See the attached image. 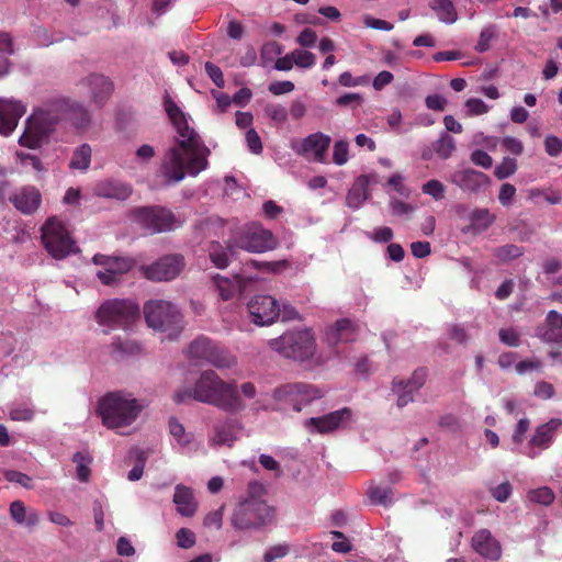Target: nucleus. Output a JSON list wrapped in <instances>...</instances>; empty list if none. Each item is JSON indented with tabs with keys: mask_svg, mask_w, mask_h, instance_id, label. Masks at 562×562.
Instances as JSON below:
<instances>
[{
	"mask_svg": "<svg viewBox=\"0 0 562 562\" xmlns=\"http://www.w3.org/2000/svg\"><path fill=\"white\" fill-rule=\"evenodd\" d=\"M164 109L175 130L173 143L160 159L158 176L166 184L182 181L187 175L195 177L207 168L209 148L191 126V117L166 93Z\"/></svg>",
	"mask_w": 562,
	"mask_h": 562,
	"instance_id": "f257e3e1",
	"label": "nucleus"
},
{
	"mask_svg": "<svg viewBox=\"0 0 562 562\" xmlns=\"http://www.w3.org/2000/svg\"><path fill=\"white\" fill-rule=\"evenodd\" d=\"M190 397L226 412L235 413L245 408L236 384L225 382L213 370L203 371L192 389L178 391L173 395L177 403H182Z\"/></svg>",
	"mask_w": 562,
	"mask_h": 562,
	"instance_id": "f03ea898",
	"label": "nucleus"
},
{
	"mask_svg": "<svg viewBox=\"0 0 562 562\" xmlns=\"http://www.w3.org/2000/svg\"><path fill=\"white\" fill-rule=\"evenodd\" d=\"M268 346L279 355L300 362L322 364L326 358L317 353L314 333L311 329L290 330L268 340Z\"/></svg>",
	"mask_w": 562,
	"mask_h": 562,
	"instance_id": "7ed1b4c3",
	"label": "nucleus"
},
{
	"mask_svg": "<svg viewBox=\"0 0 562 562\" xmlns=\"http://www.w3.org/2000/svg\"><path fill=\"white\" fill-rule=\"evenodd\" d=\"M144 407V403L132 394L112 392L99 401L98 413L105 427L119 429L133 424Z\"/></svg>",
	"mask_w": 562,
	"mask_h": 562,
	"instance_id": "20e7f679",
	"label": "nucleus"
},
{
	"mask_svg": "<svg viewBox=\"0 0 562 562\" xmlns=\"http://www.w3.org/2000/svg\"><path fill=\"white\" fill-rule=\"evenodd\" d=\"M321 397L322 392L310 384L301 382L284 383L272 391V404H263L260 401H255L252 409L256 412L292 409L299 413L303 407Z\"/></svg>",
	"mask_w": 562,
	"mask_h": 562,
	"instance_id": "39448f33",
	"label": "nucleus"
},
{
	"mask_svg": "<svg viewBox=\"0 0 562 562\" xmlns=\"http://www.w3.org/2000/svg\"><path fill=\"white\" fill-rule=\"evenodd\" d=\"M60 119L61 113L57 109V100L48 106L34 110L26 120L24 133L19 138L20 145L32 149L41 147L48 142Z\"/></svg>",
	"mask_w": 562,
	"mask_h": 562,
	"instance_id": "423d86ee",
	"label": "nucleus"
},
{
	"mask_svg": "<svg viewBox=\"0 0 562 562\" xmlns=\"http://www.w3.org/2000/svg\"><path fill=\"white\" fill-rule=\"evenodd\" d=\"M145 321L148 327L161 334V339L175 340L183 329L180 311L169 301L155 300L144 305Z\"/></svg>",
	"mask_w": 562,
	"mask_h": 562,
	"instance_id": "0eeeda50",
	"label": "nucleus"
},
{
	"mask_svg": "<svg viewBox=\"0 0 562 562\" xmlns=\"http://www.w3.org/2000/svg\"><path fill=\"white\" fill-rule=\"evenodd\" d=\"M139 318L138 304L130 299L103 302L95 312L98 324L108 329H127Z\"/></svg>",
	"mask_w": 562,
	"mask_h": 562,
	"instance_id": "6e6552de",
	"label": "nucleus"
},
{
	"mask_svg": "<svg viewBox=\"0 0 562 562\" xmlns=\"http://www.w3.org/2000/svg\"><path fill=\"white\" fill-rule=\"evenodd\" d=\"M42 241L47 252L55 259H64L78 251L70 232L56 216L47 218L42 226Z\"/></svg>",
	"mask_w": 562,
	"mask_h": 562,
	"instance_id": "1a4fd4ad",
	"label": "nucleus"
},
{
	"mask_svg": "<svg viewBox=\"0 0 562 562\" xmlns=\"http://www.w3.org/2000/svg\"><path fill=\"white\" fill-rule=\"evenodd\" d=\"M132 215L133 221L147 234L172 231L183 222L171 211L160 206L140 207L133 211Z\"/></svg>",
	"mask_w": 562,
	"mask_h": 562,
	"instance_id": "9d476101",
	"label": "nucleus"
},
{
	"mask_svg": "<svg viewBox=\"0 0 562 562\" xmlns=\"http://www.w3.org/2000/svg\"><path fill=\"white\" fill-rule=\"evenodd\" d=\"M272 518L271 508L256 498L241 502L232 517V524L238 529L258 528L269 522Z\"/></svg>",
	"mask_w": 562,
	"mask_h": 562,
	"instance_id": "9b49d317",
	"label": "nucleus"
},
{
	"mask_svg": "<svg viewBox=\"0 0 562 562\" xmlns=\"http://www.w3.org/2000/svg\"><path fill=\"white\" fill-rule=\"evenodd\" d=\"M236 245L248 252L261 254L276 249L278 240L260 223H250L238 234Z\"/></svg>",
	"mask_w": 562,
	"mask_h": 562,
	"instance_id": "f8f14e48",
	"label": "nucleus"
},
{
	"mask_svg": "<svg viewBox=\"0 0 562 562\" xmlns=\"http://www.w3.org/2000/svg\"><path fill=\"white\" fill-rule=\"evenodd\" d=\"M331 138L322 132L312 133L303 138H292L290 148L306 160L327 164V151Z\"/></svg>",
	"mask_w": 562,
	"mask_h": 562,
	"instance_id": "ddd939ff",
	"label": "nucleus"
},
{
	"mask_svg": "<svg viewBox=\"0 0 562 562\" xmlns=\"http://www.w3.org/2000/svg\"><path fill=\"white\" fill-rule=\"evenodd\" d=\"M92 262L99 267L95 271L97 278L104 285H114L121 277L127 273L134 266V260L128 257L106 256L97 254Z\"/></svg>",
	"mask_w": 562,
	"mask_h": 562,
	"instance_id": "4468645a",
	"label": "nucleus"
},
{
	"mask_svg": "<svg viewBox=\"0 0 562 562\" xmlns=\"http://www.w3.org/2000/svg\"><path fill=\"white\" fill-rule=\"evenodd\" d=\"M352 411L344 407L324 416L307 418L304 422V427L311 434H330L348 427L352 422Z\"/></svg>",
	"mask_w": 562,
	"mask_h": 562,
	"instance_id": "2eb2a0df",
	"label": "nucleus"
},
{
	"mask_svg": "<svg viewBox=\"0 0 562 562\" xmlns=\"http://www.w3.org/2000/svg\"><path fill=\"white\" fill-rule=\"evenodd\" d=\"M184 258L180 255H168L148 266H142L143 276L150 281H170L177 278L184 268Z\"/></svg>",
	"mask_w": 562,
	"mask_h": 562,
	"instance_id": "dca6fc26",
	"label": "nucleus"
},
{
	"mask_svg": "<svg viewBox=\"0 0 562 562\" xmlns=\"http://www.w3.org/2000/svg\"><path fill=\"white\" fill-rule=\"evenodd\" d=\"M252 322L259 326L274 323L280 316V304L271 295H255L248 303Z\"/></svg>",
	"mask_w": 562,
	"mask_h": 562,
	"instance_id": "f3484780",
	"label": "nucleus"
},
{
	"mask_svg": "<svg viewBox=\"0 0 562 562\" xmlns=\"http://www.w3.org/2000/svg\"><path fill=\"white\" fill-rule=\"evenodd\" d=\"M561 426L562 420L560 418H552L546 424L538 426L522 453L531 459L538 457L552 445L555 432Z\"/></svg>",
	"mask_w": 562,
	"mask_h": 562,
	"instance_id": "a211bd4d",
	"label": "nucleus"
},
{
	"mask_svg": "<svg viewBox=\"0 0 562 562\" xmlns=\"http://www.w3.org/2000/svg\"><path fill=\"white\" fill-rule=\"evenodd\" d=\"M81 86L90 103L97 108H102L111 98L114 90L112 80L102 74H90L81 80Z\"/></svg>",
	"mask_w": 562,
	"mask_h": 562,
	"instance_id": "6ab92c4d",
	"label": "nucleus"
},
{
	"mask_svg": "<svg viewBox=\"0 0 562 562\" xmlns=\"http://www.w3.org/2000/svg\"><path fill=\"white\" fill-rule=\"evenodd\" d=\"M358 325L349 318L337 319L324 330L323 342L335 348L342 342H350L357 338Z\"/></svg>",
	"mask_w": 562,
	"mask_h": 562,
	"instance_id": "aec40b11",
	"label": "nucleus"
},
{
	"mask_svg": "<svg viewBox=\"0 0 562 562\" xmlns=\"http://www.w3.org/2000/svg\"><path fill=\"white\" fill-rule=\"evenodd\" d=\"M26 106L19 100L0 98V134L9 136L16 128Z\"/></svg>",
	"mask_w": 562,
	"mask_h": 562,
	"instance_id": "412c9836",
	"label": "nucleus"
},
{
	"mask_svg": "<svg viewBox=\"0 0 562 562\" xmlns=\"http://www.w3.org/2000/svg\"><path fill=\"white\" fill-rule=\"evenodd\" d=\"M57 109L79 131L87 130L91 124V115L82 103L70 99H57Z\"/></svg>",
	"mask_w": 562,
	"mask_h": 562,
	"instance_id": "4be33fe9",
	"label": "nucleus"
},
{
	"mask_svg": "<svg viewBox=\"0 0 562 562\" xmlns=\"http://www.w3.org/2000/svg\"><path fill=\"white\" fill-rule=\"evenodd\" d=\"M240 427L233 419H224L214 423L209 434V445L212 447L233 446L238 437Z\"/></svg>",
	"mask_w": 562,
	"mask_h": 562,
	"instance_id": "5701e85b",
	"label": "nucleus"
},
{
	"mask_svg": "<svg viewBox=\"0 0 562 562\" xmlns=\"http://www.w3.org/2000/svg\"><path fill=\"white\" fill-rule=\"evenodd\" d=\"M426 373L424 370L415 371L413 376L407 380L395 379L393 381L392 390L397 394V406L400 408L413 402L414 393L417 392L424 384Z\"/></svg>",
	"mask_w": 562,
	"mask_h": 562,
	"instance_id": "b1692460",
	"label": "nucleus"
},
{
	"mask_svg": "<svg viewBox=\"0 0 562 562\" xmlns=\"http://www.w3.org/2000/svg\"><path fill=\"white\" fill-rule=\"evenodd\" d=\"M14 207L23 214L30 215L34 213L41 205L42 195L38 189L33 186H24L15 190L9 196Z\"/></svg>",
	"mask_w": 562,
	"mask_h": 562,
	"instance_id": "393cba45",
	"label": "nucleus"
},
{
	"mask_svg": "<svg viewBox=\"0 0 562 562\" xmlns=\"http://www.w3.org/2000/svg\"><path fill=\"white\" fill-rule=\"evenodd\" d=\"M471 546L481 557L496 561L502 555V547L490 530L481 529L472 537Z\"/></svg>",
	"mask_w": 562,
	"mask_h": 562,
	"instance_id": "a878e982",
	"label": "nucleus"
},
{
	"mask_svg": "<svg viewBox=\"0 0 562 562\" xmlns=\"http://www.w3.org/2000/svg\"><path fill=\"white\" fill-rule=\"evenodd\" d=\"M168 430L171 436L172 445H176L182 453H193L198 450L194 434L188 431L177 417H170L168 420Z\"/></svg>",
	"mask_w": 562,
	"mask_h": 562,
	"instance_id": "bb28decb",
	"label": "nucleus"
},
{
	"mask_svg": "<svg viewBox=\"0 0 562 562\" xmlns=\"http://www.w3.org/2000/svg\"><path fill=\"white\" fill-rule=\"evenodd\" d=\"M451 181L463 191L480 192L488 186L490 178L481 171L464 169L454 172Z\"/></svg>",
	"mask_w": 562,
	"mask_h": 562,
	"instance_id": "cd10ccee",
	"label": "nucleus"
},
{
	"mask_svg": "<svg viewBox=\"0 0 562 562\" xmlns=\"http://www.w3.org/2000/svg\"><path fill=\"white\" fill-rule=\"evenodd\" d=\"M173 503L177 513L183 517H191L196 512V501L193 491L182 484H178L175 488Z\"/></svg>",
	"mask_w": 562,
	"mask_h": 562,
	"instance_id": "c85d7f7f",
	"label": "nucleus"
},
{
	"mask_svg": "<svg viewBox=\"0 0 562 562\" xmlns=\"http://www.w3.org/2000/svg\"><path fill=\"white\" fill-rule=\"evenodd\" d=\"M10 515L18 525L25 527H34L40 521V514L34 509H27L21 501L11 503Z\"/></svg>",
	"mask_w": 562,
	"mask_h": 562,
	"instance_id": "c756f323",
	"label": "nucleus"
},
{
	"mask_svg": "<svg viewBox=\"0 0 562 562\" xmlns=\"http://www.w3.org/2000/svg\"><path fill=\"white\" fill-rule=\"evenodd\" d=\"M538 336L547 342H560L562 340V315L557 311L547 314V328Z\"/></svg>",
	"mask_w": 562,
	"mask_h": 562,
	"instance_id": "7c9ffc66",
	"label": "nucleus"
},
{
	"mask_svg": "<svg viewBox=\"0 0 562 562\" xmlns=\"http://www.w3.org/2000/svg\"><path fill=\"white\" fill-rule=\"evenodd\" d=\"M207 363L217 369H231L237 364V358L227 348L214 341Z\"/></svg>",
	"mask_w": 562,
	"mask_h": 562,
	"instance_id": "2f4dec72",
	"label": "nucleus"
},
{
	"mask_svg": "<svg viewBox=\"0 0 562 562\" xmlns=\"http://www.w3.org/2000/svg\"><path fill=\"white\" fill-rule=\"evenodd\" d=\"M94 190L97 195L108 199L125 200L131 194L128 186L113 181H101Z\"/></svg>",
	"mask_w": 562,
	"mask_h": 562,
	"instance_id": "473e14b6",
	"label": "nucleus"
},
{
	"mask_svg": "<svg viewBox=\"0 0 562 562\" xmlns=\"http://www.w3.org/2000/svg\"><path fill=\"white\" fill-rule=\"evenodd\" d=\"M14 53L13 40L7 32H0V79L7 77L12 68L10 56Z\"/></svg>",
	"mask_w": 562,
	"mask_h": 562,
	"instance_id": "72a5a7b5",
	"label": "nucleus"
},
{
	"mask_svg": "<svg viewBox=\"0 0 562 562\" xmlns=\"http://www.w3.org/2000/svg\"><path fill=\"white\" fill-rule=\"evenodd\" d=\"M368 198V180L366 177H360L348 191L346 203L349 207L357 210L364 203Z\"/></svg>",
	"mask_w": 562,
	"mask_h": 562,
	"instance_id": "f704fd0d",
	"label": "nucleus"
},
{
	"mask_svg": "<svg viewBox=\"0 0 562 562\" xmlns=\"http://www.w3.org/2000/svg\"><path fill=\"white\" fill-rule=\"evenodd\" d=\"M214 341L205 336L194 339L187 349L190 359L207 362Z\"/></svg>",
	"mask_w": 562,
	"mask_h": 562,
	"instance_id": "c9c22d12",
	"label": "nucleus"
},
{
	"mask_svg": "<svg viewBox=\"0 0 562 562\" xmlns=\"http://www.w3.org/2000/svg\"><path fill=\"white\" fill-rule=\"evenodd\" d=\"M429 8L442 23L453 24L458 20V13L452 0H431Z\"/></svg>",
	"mask_w": 562,
	"mask_h": 562,
	"instance_id": "e433bc0d",
	"label": "nucleus"
},
{
	"mask_svg": "<svg viewBox=\"0 0 562 562\" xmlns=\"http://www.w3.org/2000/svg\"><path fill=\"white\" fill-rule=\"evenodd\" d=\"M495 221V216L487 209H477L470 214V226L468 232L474 234L486 231Z\"/></svg>",
	"mask_w": 562,
	"mask_h": 562,
	"instance_id": "4c0bfd02",
	"label": "nucleus"
},
{
	"mask_svg": "<svg viewBox=\"0 0 562 562\" xmlns=\"http://www.w3.org/2000/svg\"><path fill=\"white\" fill-rule=\"evenodd\" d=\"M92 156L91 146L88 144H81L75 148L71 159L69 161V168L72 170H79L81 172L87 171L90 167Z\"/></svg>",
	"mask_w": 562,
	"mask_h": 562,
	"instance_id": "58836bf2",
	"label": "nucleus"
},
{
	"mask_svg": "<svg viewBox=\"0 0 562 562\" xmlns=\"http://www.w3.org/2000/svg\"><path fill=\"white\" fill-rule=\"evenodd\" d=\"M232 255L231 247H224L218 241H212L209 247V257L213 265L218 269H224L229 265Z\"/></svg>",
	"mask_w": 562,
	"mask_h": 562,
	"instance_id": "ea45409f",
	"label": "nucleus"
},
{
	"mask_svg": "<svg viewBox=\"0 0 562 562\" xmlns=\"http://www.w3.org/2000/svg\"><path fill=\"white\" fill-rule=\"evenodd\" d=\"M213 280L220 296L225 301L231 300L239 291V282L236 279H228L216 274Z\"/></svg>",
	"mask_w": 562,
	"mask_h": 562,
	"instance_id": "a19ab883",
	"label": "nucleus"
},
{
	"mask_svg": "<svg viewBox=\"0 0 562 562\" xmlns=\"http://www.w3.org/2000/svg\"><path fill=\"white\" fill-rule=\"evenodd\" d=\"M367 493L373 504L387 506L393 501L392 490L387 486L370 484Z\"/></svg>",
	"mask_w": 562,
	"mask_h": 562,
	"instance_id": "79ce46f5",
	"label": "nucleus"
},
{
	"mask_svg": "<svg viewBox=\"0 0 562 562\" xmlns=\"http://www.w3.org/2000/svg\"><path fill=\"white\" fill-rule=\"evenodd\" d=\"M72 461L76 464L77 479L81 482H87L90 476V464L92 462L90 454L86 452H77L74 456Z\"/></svg>",
	"mask_w": 562,
	"mask_h": 562,
	"instance_id": "37998d69",
	"label": "nucleus"
},
{
	"mask_svg": "<svg viewBox=\"0 0 562 562\" xmlns=\"http://www.w3.org/2000/svg\"><path fill=\"white\" fill-rule=\"evenodd\" d=\"M291 58L294 60L295 66L301 69H311L316 64L315 54L303 48L293 49Z\"/></svg>",
	"mask_w": 562,
	"mask_h": 562,
	"instance_id": "c03bdc74",
	"label": "nucleus"
},
{
	"mask_svg": "<svg viewBox=\"0 0 562 562\" xmlns=\"http://www.w3.org/2000/svg\"><path fill=\"white\" fill-rule=\"evenodd\" d=\"M527 497L531 503L548 506L553 503L555 495L550 487L542 486L529 491Z\"/></svg>",
	"mask_w": 562,
	"mask_h": 562,
	"instance_id": "a18cd8bd",
	"label": "nucleus"
},
{
	"mask_svg": "<svg viewBox=\"0 0 562 562\" xmlns=\"http://www.w3.org/2000/svg\"><path fill=\"white\" fill-rule=\"evenodd\" d=\"M265 114L277 125L282 126L288 120V109L282 104L270 103L265 106Z\"/></svg>",
	"mask_w": 562,
	"mask_h": 562,
	"instance_id": "49530a36",
	"label": "nucleus"
},
{
	"mask_svg": "<svg viewBox=\"0 0 562 562\" xmlns=\"http://www.w3.org/2000/svg\"><path fill=\"white\" fill-rule=\"evenodd\" d=\"M456 149L454 139L447 133H442L435 144L437 155L442 158H449Z\"/></svg>",
	"mask_w": 562,
	"mask_h": 562,
	"instance_id": "de8ad7c7",
	"label": "nucleus"
},
{
	"mask_svg": "<svg viewBox=\"0 0 562 562\" xmlns=\"http://www.w3.org/2000/svg\"><path fill=\"white\" fill-rule=\"evenodd\" d=\"M349 143L346 139H337L333 145V162L337 166H344L348 162Z\"/></svg>",
	"mask_w": 562,
	"mask_h": 562,
	"instance_id": "09e8293b",
	"label": "nucleus"
},
{
	"mask_svg": "<svg viewBox=\"0 0 562 562\" xmlns=\"http://www.w3.org/2000/svg\"><path fill=\"white\" fill-rule=\"evenodd\" d=\"M495 36H496L495 25L485 26L480 33V37H479L477 44L475 46V49L479 53H484V52L488 50L491 47V42L493 41V38Z\"/></svg>",
	"mask_w": 562,
	"mask_h": 562,
	"instance_id": "8fccbe9b",
	"label": "nucleus"
},
{
	"mask_svg": "<svg viewBox=\"0 0 562 562\" xmlns=\"http://www.w3.org/2000/svg\"><path fill=\"white\" fill-rule=\"evenodd\" d=\"M282 53V46L276 42L267 43L262 46L260 53V60L263 67H267L274 56H279Z\"/></svg>",
	"mask_w": 562,
	"mask_h": 562,
	"instance_id": "3c124183",
	"label": "nucleus"
},
{
	"mask_svg": "<svg viewBox=\"0 0 562 562\" xmlns=\"http://www.w3.org/2000/svg\"><path fill=\"white\" fill-rule=\"evenodd\" d=\"M517 169L516 159L510 157H505L502 162L495 168V176L499 179H506L515 173Z\"/></svg>",
	"mask_w": 562,
	"mask_h": 562,
	"instance_id": "603ef678",
	"label": "nucleus"
},
{
	"mask_svg": "<svg viewBox=\"0 0 562 562\" xmlns=\"http://www.w3.org/2000/svg\"><path fill=\"white\" fill-rule=\"evenodd\" d=\"M464 108L469 116L482 115L490 111V106L477 98L468 99L464 103Z\"/></svg>",
	"mask_w": 562,
	"mask_h": 562,
	"instance_id": "864d4df0",
	"label": "nucleus"
},
{
	"mask_svg": "<svg viewBox=\"0 0 562 562\" xmlns=\"http://www.w3.org/2000/svg\"><path fill=\"white\" fill-rule=\"evenodd\" d=\"M16 159L20 161V164L24 167H31L33 170L37 172H43L45 170L42 161L38 157L23 153L18 151L16 153Z\"/></svg>",
	"mask_w": 562,
	"mask_h": 562,
	"instance_id": "5fc2aeb1",
	"label": "nucleus"
},
{
	"mask_svg": "<svg viewBox=\"0 0 562 562\" xmlns=\"http://www.w3.org/2000/svg\"><path fill=\"white\" fill-rule=\"evenodd\" d=\"M423 193L432 196L435 200H442L445 196V186L438 180H429L422 188Z\"/></svg>",
	"mask_w": 562,
	"mask_h": 562,
	"instance_id": "6e6d98bb",
	"label": "nucleus"
},
{
	"mask_svg": "<svg viewBox=\"0 0 562 562\" xmlns=\"http://www.w3.org/2000/svg\"><path fill=\"white\" fill-rule=\"evenodd\" d=\"M499 340L509 347H518L520 344V335L515 328H502L499 330Z\"/></svg>",
	"mask_w": 562,
	"mask_h": 562,
	"instance_id": "4d7b16f0",
	"label": "nucleus"
},
{
	"mask_svg": "<svg viewBox=\"0 0 562 562\" xmlns=\"http://www.w3.org/2000/svg\"><path fill=\"white\" fill-rule=\"evenodd\" d=\"M4 477L12 483H16L25 488H33L32 477L19 471H7Z\"/></svg>",
	"mask_w": 562,
	"mask_h": 562,
	"instance_id": "13d9d810",
	"label": "nucleus"
},
{
	"mask_svg": "<svg viewBox=\"0 0 562 562\" xmlns=\"http://www.w3.org/2000/svg\"><path fill=\"white\" fill-rule=\"evenodd\" d=\"M363 24L368 29L385 31V32H390L394 29V25L391 22L373 18L372 15H364Z\"/></svg>",
	"mask_w": 562,
	"mask_h": 562,
	"instance_id": "bf43d9fd",
	"label": "nucleus"
},
{
	"mask_svg": "<svg viewBox=\"0 0 562 562\" xmlns=\"http://www.w3.org/2000/svg\"><path fill=\"white\" fill-rule=\"evenodd\" d=\"M177 544L182 549H189L195 543V535L190 529L181 528L176 535Z\"/></svg>",
	"mask_w": 562,
	"mask_h": 562,
	"instance_id": "052dcab7",
	"label": "nucleus"
},
{
	"mask_svg": "<svg viewBox=\"0 0 562 562\" xmlns=\"http://www.w3.org/2000/svg\"><path fill=\"white\" fill-rule=\"evenodd\" d=\"M34 417V411L26 406H16L10 411V418L16 422H30Z\"/></svg>",
	"mask_w": 562,
	"mask_h": 562,
	"instance_id": "680f3d73",
	"label": "nucleus"
},
{
	"mask_svg": "<svg viewBox=\"0 0 562 562\" xmlns=\"http://www.w3.org/2000/svg\"><path fill=\"white\" fill-rule=\"evenodd\" d=\"M296 43L301 47H314L317 42V34L314 30L306 27L296 37Z\"/></svg>",
	"mask_w": 562,
	"mask_h": 562,
	"instance_id": "e2e57ef3",
	"label": "nucleus"
},
{
	"mask_svg": "<svg viewBox=\"0 0 562 562\" xmlns=\"http://www.w3.org/2000/svg\"><path fill=\"white\" fill-rule=\"evenodd\" d=\"M289 553V546L288 544H277L270 547L265 555L263 561L265 562H273L277 559H282Z\"/></svg>",
	"mask_w": 562,
	"mask_h": 562,
	"instance_id": "0e129e2a",
	"label": "nucleus"
},
{
	"mask_svg": "<svg viewBox=\"0 0 562 562\" xmlns=\"http://www.w3.org/2000/svg\"><path fill=\"white\" fill-rule=\"evenodd\" d=\"M246 143H247L248 149L252 154H256V155L261 154V151H262L261 138L254 128H249L246 132Z\"/></svg>",
	"mask_w": 562,
	"mask_h": 562,
	"instance_id": "69168bd1",
	"label": "nucleus"
},
{
	"mask_svg": "<svg viewBox=\"0 0 562 562\" xmlns=\"http://www.w3.org/2000/svg\"><path fill=\"white\" fill-rule=\"evenodd\" d=\"M544 148L549 156L557 157L562 154V139L557 136L549 135L546 137Z\"/></svg>",
	"mask_w": 562,
	"mask_h": 562,
	"instance_id": "338daca9",
	"label": "nucleus"
},
{
	"mask_svg": "<svg viewBox=\"0 0 562 562\" xmlns=\"http://www.w3.org/2000/svg\"><path fill=\"white\" fill-rule=\"evenodd\" d=\"M501 145L505 150H507L514 155H520L524 150L522 143L518 138L513 137V136L503 137L501 139Z\"/></svg>",
	"mask_w": 562,
	"mask_h": 562,
	"instance_id": "774afa93",
	"label": "nucleus"
}]
</instances>
